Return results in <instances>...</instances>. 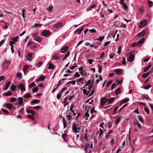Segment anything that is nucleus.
Here are the masks:
<instances>
[{
    "instance_id": "obj_58",
    "label": "nucleus",
    "mask_w": 153,
    "mask_h": 153,
    "mask_svg": "<svg viewBox=\"0 0 153 153\" xmlns=\"http://www.w3.org/2000/svg\"><path fill=\"white\" fill-rule=\"evenodd\" d=\"M74 77H80V74L78 72H76L74 76Z\"/></svg>"
},
{
    "instance_id": "obj_7",
    "label": "nucleus",
    "mask_w": 153,
    "mask_h": 153,
    "mask_svg": "<svg viewBox=\"0 0 153 153\" xmlns=\"http://www.w3.org/2000/svg\"><path fill=\"white\" fill-rule=\"evenodd\" d=\"M134 55L132 53L129 55V57H128V61L129 62H131L134 60Z\"/></svg>"
},
{
    "instance_id": "obj_12",
    "label": "nucleus",
    "mask_w": 153,
    "mask_h": 153,
    "mask_svg": "<svg viewBox=\"0 0 153 153\" xmlns=\"http://www.w3.org/2000/svg\"><path fill=\"white\" fill-rule=\"evenodd\" d=\"M18 104L21 105L23 103V100H22V98L21 97H19L18 98Z\"/></svg>"
},
{
    "instance_id": "obj_42",
    "label": "nucleus",
    "mask_w": 153,
    "mask_h": 153,
    "mask_svg": "<svg viewBox=\"0 0 153 153\" xmlns=\"http://www.w3.org/2000/svg\"><path fill=\"white\" fill-rule=\"evenodd\" d=\"M35 85H35V83L34 82H33L30 84V85H29V87L31 88L35 86Z\"/></svg>"
},
{
    "instance_id": "obj_4",
    "label": "nucleus",
    "mask_w": 153,
    "mask_h": 153,
    "mask_svg": "<svg viewBox=\"0 0 153 153\" xmlns=\"http://www.w3.org/2000/svg\"><path fill=\"white\" fill-rule=\"evenodd\" d=\"M51 33L50 31L45 30L42 32V34L43 36L47 37L50 35Z\"/></svg>"
},
{
    "instance_id": "obj_38",
    "label": "nucleus",
    "mask_w": 153,
    "mask_h": 153,
    "mask_svg": "<svg viewBox=\"0 0 153 153\" xmlns=\"http://www.w3.org/2000/svg\"><path fill=\"white\" fill-rule=\"evenodd\" d=\"M151 87V85H147L143 87V88L146 90H148Z\"/></svg>"
},
{
    "instance_id": "obj_49",
    "label": "nucleus",
    "mask_w": 153,
    "mask_h": 153,
    "mask_svg": "<svg viewBox=\"0 0 153 153\" xmlns=\"http://www.w3.org/2000/svg\"><path fill=\"white\" fill-rule=\"evenodd\" d=\"M71 84L73 85H74L75 84V81L74 80L72 81H70L68 82L67 83V84Z\"/></svg>"
},
{
    "instance_id": "obj_56",
    "label": "nucleus",
    "mask_w": 153,
    "mask_h": 153,
    "mask_svg": "<svg viewBox=\"0 0 153 153\" xmlns=\"http://www.w3.org/2000/svg\"><path fill=\"white\" fill-rule=\"evenodd\" d=\"M4 22L5 24V25L4 26V27L5 29L7 28L8 27L7 25H9L8 24L4 21Z\"/></svg>"
},
{
    "instance_id": "obj_39",
    "label": "nucleus",
    "mask_w": 153,
    "mask_h": 153,
    "mask_svg": "<svg viewBox=\"0 0 153 153\" xmlns=\"http://www.w3.org/2000/svg\"><path fill=\"white\" fill-rule=\"evenodd\" d=\"M116 94L117 95L118 94H120V88H118L116 90Z\"/></svg>"
},
{
    "instance_id": "obj_25",
    "label": "nucleus",
    "mask_w": 153,
    "mask_h": 153,
    "mask_svg": "<svg viewBox=\"0 0 153 153\" xmlns=\"http://www.w3.org/2000/svg\"><path fill=\"white\" fill-rule=\"evenodd\" d=\"M62 25V24L61 22L58 23L56 24L54 27L56 28H59Z\"/></svg>"
},
{
    "instance_id": "obj_48",
    "label": "nucleus",
    "mask_w": 153,
    "mask_h": 153,
    "mask_svg": "<svg viewBox=\"0 0 153 153\" xmlns=\"http://www.w3.org/2000/svg\"><path fill=\"white\" fill-rule=\"evenodd\" d=\"M1 110H2V112H4V113H5V114H8V113H9V112L7 110L4 109H1Z\"/></svg>"
},
{
    "instance_id": "obj_53",
    "label": "nucleus",
    "mask_w": 153,
    "mask_h": 153,
    "mask_svg": "<svg viewBox=\"0 0 153 153\" xmlns=\"http://www.w3.org/2000/svg\"><path fill=\"white\" fill-rule=\"evenodd\" d=\"M123 6L124 8H125L126 10H127L128 9V7L126 5V4L123 3Z\"/></svg>"
},
{
    "instance_id": "obj_54",
    "label": "nucleus",
    "mask_w": 153,
    "mask_h": 153,
    "mask_svg": "<svg viewBox=\"0 0 153 153\" xmlns=\"http://www.w3.org/2000/svg\"><path fill=\"white\" fill-rule=\"evenodd\" d=\"M112 82L113 81L112 80H110L108 82L107 84V87H108L110 84L112 83Z\"/></svg>"
},
{
    "instance_id": "obj_17",
    "label": "nucleus",
    "mask_w": 153,
    "mask_h": 153,
    "mask_svg": "<svg viewBox=\"0 0 153 153\" xmlns=\"http://www.w3.org/2000/svg\"><path fill=\"white\" fill-rule=\"evenodd\" d=\"M16 87H17L14 85L13 84H12L11 85V86H10V90H11V91L14 92L16 90Z\"/></svg>"
},
{
    "instance_id": "obj_27",
    "label": "nucleus",
    "mask_w": 153,
    "mask_h": 153,
    "mask_svg": "<svg viewBox=\"0 0 153 153\" xmlns=\"http://www.w3.org/2000/svg\"><path fill=\"white\" fill-rule=\"evenodd\" d=\"M31 97V95L29 93H27L24 95V97L26 98H28Z\"/></svg>"
},
{
    "instance_id": "obj_35",
    "label": "nucleus",
    "mask_w": 153,
    "mask_h": 153,
    "mask_svg": "<svg viewBox=\"0 0 153 153\" xmlns=\"http://www.w3.org/2000/svg\"><path fill=\"white\" fill-rule=\"evenodd\" d=\"M89 92H90V91H88L87 92L86 91V90L85 89H83V94H86L87 95H88V94H89Z\"/></svg>"
},
{
    "instance_id": "obj_1",
    "label": "nucleus",
    "mask_w": 153,
    "mask_h": 153,
    "mask_svg": "<svg viewBox=\"0 0 153 153\" xmlns=\"http://www.w3.org/2000/svg\"><path fill=\"white\" fill-rule=\"evenodd\" d=\"M19 39V36H17L12 38L11 40L10 41L9 45L11 46V48H13V45L15 44L16 42L18 41Z\"/></svg>"
},
{
    "instance_id": "obj_3",
    "label": "nucleus",
    "mask_w": 153,
    "mask_h": 153,
    "mask_svg": "<svg viewBox=\"0 0 153 153\" xmlns=\"http://www.w3.org/2000/svg\"><path fill=\"white\" fill-rule=\"evenodd\" d=\"M145 41V39L143 38L141 39L140 40L138 41L137 42H135L133 44L131 45V47H137L138 45H140L142 44Z\"/></svg>"
},
{
    "instance_id": "obj_24",
    "label": "nucleus",
    "mask_w": 153,
    "mask_h": 153,
    "mask_svg": "<svg viewBox=\"0 0 153 153\" xmlns=\"http://www.w3.org/2000/svg\"><path fill=\"white\" fill-rule=\"evenodd\" d=\"M59 59V56L55 54L54 55L52 56V59L54 60L55 59Z\"/></svg>"
},
{
    "instance_id": "obj_11",
    "label": "nucleus",
    "mask_w": 153,
    "mask_h": 153,
    "mask_svg": "<svg viewBox=\"0 0 153 153\" xmlns=\"http://www.w3.org/2000/svg\"><path fill=\"white\" fill-rule=\"evenodd\" d=\"M146 33V31L144 30H143L142 32L138 34L137 37H140L143 36Z\"/></svg>"
},
{
    "instance_id": "obj_55",
    "label": "nucleus",
    "mask_w": 153,
    "mask_h": 153,
    "mask_svg": "<svg viewBox=\"0 0 153 153\" xmlns=\"http://www.w3.org/2000/svg\"><path fill=\"white\" fill-rule=\"evenodd\" d=\"M145 111L146 112V113H147V114H149V111L148 109L146 107H145Z\"/></svg>"
},
{
    "instance_id": "obj_29",
    "label": "nucleus",
    "mask_w": 153,
    "mask_h": 153,
    "mask_svg": "<svg viewBox=\"0 0 153 153\" xmlns=\"http://www.w3.org/2000/svg\"><path fill=\"white\" fill-rule=\"evenodd\" d=\"M28 68H29V66L27 65H25L23 66V71L24 73H25V71H26L27 69Z\"/></svg>"
},
{
    "instance_id": "obj_28",
    "label": "nucleus",
    "mask_w": 153,
    "mask_h": 153,
    "mask_svg": "<svg viewBox=\"0 0 153 153\" xmlns=\"http://www.w3.org/2000/svg\"><path fill=\"white\" fill-rule=\"evenodd\" d=\"M68 48H61L60 50V52L61 53H65L67 51Z\"/></svg>"
},
{
    "instance_id": "obj_26",
    "label": "nucleus",
    "mask_w": 153,
    "mask_h": 153,
    "mask_svg": "<svg viewBox=\"0 0 153 153\" xmlns=\"http://www.w3.org/2000/svg\"><path fill=\"white\" fill-rule=\"evenodd\" d=\"M12 95V92L10 91H7V92H6L4 94V95L8 96Z\"/></svg>"
},
{
    "instance_id": "obj_41",
    "label": "nucleus",
    "mask_w": 153,
    "mask_h": 153,
    "mask_svg": "<svg viewBox=\"0 0 153 153\" xmlns=\"http://www.w3.org/2000/svg\"><path fill=\"white\" fill-rule=\"evenodd\" d=\"M138 119H139V121H140L142 123L144 122V120H143V118L142 117H141V116H138Z\"/></svg>"
},
{
    "instance_id": "obj_18",
    "label": "nucleus",
    "mask_w": 153,
    "mask_h": 153,
    "mask_svg": "<svg viewBox=\"0 0 153 153\" xmlns=\"http://www.w3.org/2000/svg\"><path fill=\"white\" fill-rule=\"evenodd\" d=\"M114 72L116 73V74L118 75H120V73H121L122 70L120 69H115V70H114Z\"/></svg>"
},
{
    "instance_id": "obj_44",
    "label": "nucleus",
    "mask_w": 153,
    "mask_h": 153,
    "mask_svg": "<svg viewBox=\"0 0 153 153\" xmlns=\"http://www.w3.org/2000/svg\"><path fill=\"white\" fill-rule=\"evenodd\" d=\"M135 125H137V126L138 127V128H139V129L140 128H141V125H140L139 122H135Z\"/></svg>"
},
{
    "instance_id": "obj_63",
    "label": "nucleus",
    "mask_w": 153,
    "mask_h": 153,
    "mask_svg": "<svg viewBox=\"0 0 153 153\" xmlns=\"http://www.w3.org/2000/svg\"><path fill=\"white\" fill-rule=\"evenodd\" d=\"M114 53H112L110 54H109V58H110L111 59L113 58V57H114Z\"/></svg>"
},
{
    "instance_id": "obj_30",
    "label": "nucleus",
    "mask_w": 153,
    "mask_h": 153,
    "mask_svg": "<svg viewBox=\"0 0 153 153\" xmlns=\"http://www.w3.org/2000/svg\"><path fill=\"white\" fill-rule=\"evenodd\" d=\"M82 69H83V67L82 66L78 69H79V71H80L79 73H80V74L81 75H82L83 74V72H84V70H83Z\"/></svg>"
},
{
    "instance_id": "obj_64",
    "label": "nucleus",
    "mask_w": 153,
    "mask_h": 153,
    "mask_svg": "<svg viewBox=\"0 0 153 153\" xmlns=\"http://www.w3.org/2000/svg\"><path fill=\"white\" fill-rule=\"evenodd\" d=\"M67 136V134H64L62 135V137L63 138V139H64V140L65 141V137Z\"/></svg>"
},
{
    "instance_id": "obj_21",
    "label": "nucleus",
    "mask_w": 153,
    "mask_h": 153,
    "mask_svg": "<svg viewBox=\"0 0 153 153\" xmlns=\"http://www.w3.org/2000/svg\"><path fill=\"white\" fill-rule=\"evenodd\" d=\"M40 102L39 100L37 99H33V100L31 101V103L32 104H36L39 103Z\"/></svg>"
},
{
    "instance_id": "obj_62",
    "label": "nucleus",
    "mask_w": 153,
    "mask_h": 153,
    "mask_svg": "<svg viewBox=\"0 0 153 153\" xmlns=\"http://www.w3.org/2000/svg\"><path fill=\"white\" fill-rule=\"evenodd\" d=\"M123 62H122V64H123V65H125L126 64V59H125V57H123Z\"/></svg>"
},
{
    "instance_id": "obj_36",
    "label": "nucleus",
    "mask_w": 153,
    "mask_h": 153,
    "mask_svg": "<svg viewBox=\"0 0 153 153\" xmlns=\"http://www.w3.org/2000/svg\"><path fill=\"white\" fill-rule=\"evenodd\" d=\"M63 124H64V128H65L67 125V123L64 117L63 118Z\"/></svg>"
},
{
    "instance_id": "obj_19",
    "label": "nucleus",
    "mask_w": 153,
    "mask_h": 153,
    "mask_svg": "<svg viewBox=\"0 0 153 153\" xmlns=\"http://www.w3.org/2000/svg\"><path fill=\"white\" fill-rule=\"evenodd\" d=\"M82 31L80 30L79 29H76L74 32V34H80Z\"/></svg>"
},
{
    "instance_id": "obj_46",
    "label": "nucleus",
    "mask_w": 153,
    "mask_h": 153,
    "mask_svg": "<svg viewBox=\"0 0 153 153\" xmlns=\"http://www.w3.org/2000/svg\"><path fill=\"white\" fill-rule=\"evenodd\" d=\"M32 108L33 109H35L36 110H38L40 109L41 107L40 106H37L32 107Z\"/></svg>"
},
{
    "instance_id": "obj_50",
    "label": "nucleus",
    "mask_w": 153,
    "mask_h": 153,
    "mask_svg": "<svg viewBox=\"0 0 153 153\" xmlns=\"http://www.w3.org/2000/svg\"><path fill=\"white\" fill-rule=\"evenodd\" d=\"M111 124H112V123L111 121H109L108 123V128H110L111 127Z\"/></svg>"
},
{
    "instance_id": "obj_45",
    "label": "nucleus",
    "mask_w": 153,
    "mask_h": 153,
    "mask_svg": "<svg viewBox=\"0 0 153 153\" xmlns=\"http://www.w3.org/2000/svg\"><path fill=\"white\" fill-rule=\"evenodd\" d=\"M111 132H112V131L111 130H110L109 132H108L107 133V135H105V138H106V139L108 138V135L111 133Z\"/></svg>"
},
{
    "instance_id": "obj_9",
    "label": "nucleus",
    "mask_w": 153,
    "mask_h": 153,
    "mask_svg": "<svg viewBox=\"0 0 153 153\" xmlns=\"http://www.w3.org/2000/svg\"><path fill=\"white\" fill-rule=\"evenodd\" d=\"M29 108H27L26 112L28 114H31L32 116H34L35 115V112L33 111L27 109Z\"/></svg>"
},
{
    "instance_id": "obj_60",
    "label": "nucleus",
    "mask_w": 153,
    "mask_h": 153,
    "mask_svg": "<svg viewBox=\"0 0 153 153\" xmlns=\"http://www.w3.org/2000/svg\"><path fill=\"white\" fill-rule=\"evenodd\" d=\"M21 76H22V75L20 73H17L16 74V76L18 77V78H21Z\"/></svg>"
},
{
    "instance_id": "obj_10",
    "label": "nucleus",
    "mask_w": 153,
    "mask_h": 153,
    "mask_svg": "<svg viewBox=\"0 0 153 153\" xmlns=\"http://www.w3.org/2000/svg\"><path fill=\"white\" fill-rule=\"evenodd\" d=\"M18 87V89H20V90L22 91H24L25 90V86H24V85L23 84H20L19 85Z\"/></svg>"
},
{
    "instance_id": "obj_5",
    "label": "nucleus",
    "mask_w": 153,
    "mask_h": 153,
    "mask_svg": "<svg viewBox=\"0 0 153 153\" xmlns=\"http://www.w3.org/2000/svg\"><path fill=\"white\" fill-rule=\"evenodd\" d=\"M147 21L146 20H144L140 22L139 24V27L141 28L144 27L147 24Z\"/></svg>"
},
{
    "instance_id": "obj_37",
    "label": "nucleus",
    "mask_w": 153,
    "mask_h": 153,
    "mask_svg": "<svg viewBox=\"0 0 153 153\" xmlns=\"http://www.w3.org/2000/svg\"><path fill=\"white\" fill-rule=\"evenodd\" d=\"M17 99H16V98L13 97L11 99H10V102H13L16 100Z\"/></svg>"
},
{
    "instance_id": "obj_8",
    "label": "nucleus",
    "mask_w": 153,
    "mask_h": 153,
    "mask_svg": "<svg viewBox=\"0 0 153 153\" xmlns=\"http://www.w3.org/2000/svg\"><path fill=\"white\" fill-rule=\"evenodd\" d=\"M107 102L106 99L104 97H102L101 99V102H100V105L101 106H103L105 105V104Z\"/></svg>"
},
{
    "instance_id": "obj_33",
    "label": "nucleus",
    "mask_w": 153,
    "mask_h": 153,
    "mask_svg": "<svg viewBox=\"0 0 153 153\" xmlns=\"http://www.w3.org/2000/svg\"><path fill=\"white\" fill-rule=\"evenodd\" d=\"M85 45L86 46H88V45H90V47H94L95 48V46L93 45H90V43H85Z\"/></svg>"
},
{
    "instance_id": "obj_15",
    "label": "nucleus",
    "mask_w": 153,
    "mask_h": 153,
    "mask_svg": "<svg viewBox=\"0 0 153 153\" xmlns=\"http://www.w3.org/2000/svg\"><path fill=\"white\" fill-rule=\"evenodd\" d=\"M32 56V53H30L27 56V59H26L27 60H28L29 61H31V57Z\"/></svg>"
},
{
    "instance_id": "obj_31",
    "label": "nucleus",
    "mask_w": 153,
    "mask_h": 153,
    "mask_svg": "<svg viewBox=\"0 0 153 153\" xmlns=\"http://www.w3.org/2000/svg\"><path fill=\"white\" fill-rule=\"evenodd\" d=\"M77 127H72V129L75 133L79 132V131L77 130Z\"/></svg>"
},
{
    "instance_id": "obj_20",
    "label": "nucleus",
    "mask_w": 153,
    "mask_h": 153,
    "mask_svg": "<svg viewBox=\"0 0 153 153\" xmlns=\"http://www.w3.org/2000/svg\"><path fill=\"white\" fill-rule=\"evenodd\" d=\"M114 100V97H112L110 99H107V102L108 104H110L113 102V100Z\"/></svg>"
},
{
    "instance_id": "obj_23",
    "label": "nucleus",
    "mask_w": 153,
    "mask_h": 153,
    "mask_svg": "<svg viewBox=\"0 0 153 153\" xmlns=\"http://www.w3.org/2000/svg\"><path fill=\"white\" fill-rule=\"evenodd\" d=\"M54 68V66H53V64L49 63V65H48V69H52Z\"/></svg>"
},
{
    "instance_id": "obj_22",
    "label": "nucleus",
    "mask_w": 153,
    "mask_h": 153,
    "mask_svg": "<svg viewBox=\"0 0 153 153\" xmlns=\"http://www.w3.org/2000/svg\"><path fill=\"white\" fill-rule=\"evenodd\" d=\"M45 78V76H41L39 77V79H37V80H36V81H37V82H40L43 81Z\"/></svg>"
},
{
    "instance_id": "obj_59",
    "label": "nucleus",
    "mask_w": 153,
    "mask_h": 153,
    "mask_svg": "<svg viewBox=\"0 0 153 153\" xmlns=\"http://www.w3.org/2000/svg\"><path fill=\"white\" fill-rule=\"evenodd\" d=\"M42 62H39V63H38L37 64H36V66L39 67L42 64Z\"/></svg>"
},
{
    "instance_id": "obj_14",
    "label": "nucleus",
    "mask_w": 153,
    "mask_h": 153,
    "mask_svg": "<svg viewBox=\"0 0 153 153\" xmlns=\"http://www.w3.org/2000/svg\"><path fill=\"white\" fill-rule=\"evenodd\" d=\"M129 99L128 98H126L123 100H121V102H120V105H121L122 104H123L126 102H127L128 101Z\"/></svg>"
},
{
    "instance_id": "obj_32",
    "label": "nucleus",
    "mask_w": 153,
    "mask_h": 153,
    "mask_svg": "<svg viewBox=\"0 0 153 153\" xmlns=\"http://www.w3.org/2000/svg\"><path fill=\"white\" fill-rule=\"evenodd\" d=\"M70 55V51H68V52H67V53H66V55H65V57H64V59H62V61L64 60V59L67 58L68 57V56H69V55Z\"/></svg>"
},
{
    "instance_id": "obj_13",
    "label": "nucleus",
    "mask_w": 153,
    "mask_h": 153,
    "mask_svg": "<svg viewBox=\"0 0 153 153\" xmlns=\"http://www.w3.org/2000/svg\"><path fill=\"white\" fill-rule=\"evenodd\" d=\"M5 106L9 109H12L13 108V105H12V104L9 103L5 104Z\"/></svg>"
},
{
    "instance_id": "obj_6",
    "label": "nucleus",
    "mask_w": 153,
    "mask_h": 153,
    "mask_svg": "<svg viewBox=\"0 0 153 153\" xmlns=\"http://www.w3.org/2000/svg\"><path fill=\"white\" fill-rule=\"evenodd\" d=\"M10 61L5 60L3 64H2V66H3V67H4V68H6L8 67V65H10Z\"/></svg>"
},
{
    "instance_id": "obj_43",
    "label": "nucleus",
    "mask_w": 153,
    "mask_h": 153,
    "mask_svg": "<svg viewBox=\"0 0 153 153\" xmlns=\"http://www.w3.org/2000/svg\"><path fill=\"white\" fill-rule=\"evenodd\" d=\"M148 3L149 4V5L150 7H152V6L153 3L152 1H148Z\"/></svg>"
},
{
    "instance_id": "obj_52",
    "label": "nucleus",
    "mask_w": 153,
    "mask_h": 153,
    "mask_svg": "<svg viewBox=\"0 0 153 153\" xmlns=\"http://www.w3.org/2000/svg\"><path fill=\"white\" fill-rule=\"evenodd\" d=\"M32 116H33L32 115H28L27 116V117L28 118L34 120V118Z\"/></svg>"
},
{
    "instance_id": "obj_57",
    "label": "nucleus",
    "mask_w": 153,
    "mask_h": 153,
    "mask_svg": "<svg viewBox=\"0 0 153 153\" xmlns=\"http://www.w3.org/2000/svg\"><path fill=\"white\" fill-rule=\"evenodd\" d=\"M94 107L93 108H92L91 109V110H90V113H91V114H92L94 112H95V113H96V111H94Z\"/></svg>"
},
{
    "instance_id": "obj_47",
    "label": "nucleus",
    "mask_w": 153,
    "mask_h": 153,
    "mask_svg": "<svg viewBox=\"0 0 153 153\" xmlns=\"http://www.w3.org/2000/svg\"><path fill=\"white\" fill-rule=\"evenodd\" d=\"M98 69H99V70H98L99 73H101V71H102V70H101V69H102V66L100 65L98 66Z\"/></svg>"
},
{
    "instance_id": "obj_51",
    "label": "nucleus",
    "mask_w": 153,
    "mask_h": 153,
    "mask_svg": "<svg viewBox=\"0 0 153 153\" xmlns=\"http://www.w3.org/2000/svg\"><path fill=\"white\" fill-rule=\"evenodd\" d=\"M53 8V6L51 5L50 7H49L48 8H47V9L49 11H52Z\"/></svg>"
},
{
    "instance_id": "obj_61",
    "label": "nucleus",
    "mask_w": 153,
    "mask_h": 153,
    "mask_svg": "<svg viewBox=\"0 0 153 153\" xmlns=\"http://www.w3.org/2000/svg\"><path fill=\"white\" fill-rule=\"evenodd\" d=\"M116 86V84L113 83L111 85V90H112L113 88Z\"/></svg>"
},
{
    "instance_id": "obj_2",
    "label": "nucleus",
    "mask_w": 153,
    "mask_h": 153,
    "mask_svg": "<svg viewBox=\"0 0 153 153\" xmlns=\"http://www.w3.org/2000/svg\"><path fill=\"white\" fill-rule=\"evenodd\" d=\"M32 36L34 38V39L35 40L38 42H40L42 39V37L39 36H37V33H34Z\"/></svg>"
},
{
    "instance_id": "obj_34",
    "label": "nucleus",
    "mask_w": 153,
    "mask_h": 153,
    "mask_svg": "<svg viewBox=\"0 0 153 153\" xmlns=\"http://www.w3.org/2000/svg\"><path fill=\"white\" fill-rule=\"evenodd\" d=\"M38 90V88L37 87H36L32 89V92L33 93H36L37 92Z\"/></svg>"
},
{
    "instance_id": "obj_16",
    "label": "nucleus",
    "mask_w": 153,
    "mask_h": 153,
    "mask_svg": "<svg viewBox=\"0 0 153 153\" xmlns=\"http://www.w3.org/2000/svg\"><path fill=\"white\" fill-rule=\"evenodd\" d=\"M10 82L9 81L7 82V83L6 84V85H5V88H3V90L4 91H5L7 90L8 88V87L10 86Z\"/></svg>"
},
{
    "instance_id": "obj_40",
    "label": "nucleus",
    "mask_w": 153,
    "mask_h": 153,
    "mask_svg": "<svg viewBox=\"0 0 153 153\" xmlns=\"http://www.w3.org/2000/svg\"><path fill=\"white\" fill-rule=\"evenodd\" d=\"M42 25L40 24L35 23L34 25L32 26V27H40Z\"/></svg>"
}]
</instances>
